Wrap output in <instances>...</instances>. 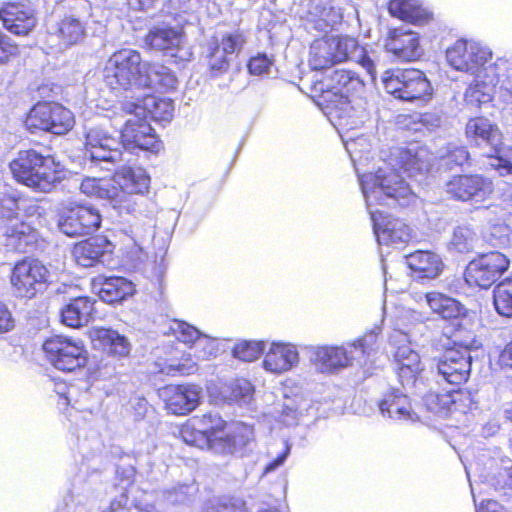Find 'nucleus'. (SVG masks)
Here are the masks:
<instances>
[{
  "label": "nucleus",
  "mask_w": 512,
  "mask_h": 512,
  "mask_svg": "<svg viewBox=\"0 0 512 512\" xmlns=\"http://www.w3.org/2000/svg\"><path fill=\"white\" fill-rule=\"evenodd\" d=\"M360 184L369 208L377 206L407 207L416 195L396 170L381 168L361 175ZM373 231L380 244L391 245L409 242L413 235L410 226L399 218L391 217L378 209H371Z\"/></svg>",
  "instance_id": "nucleus-1"
},
{
  "label": "nucleus",
  "mask_w": 512,
  "mask_h": 512,
  "mask_svg": "<svg viewBox=\"0 0 512 512\" xmlns=\"http://www.w3.org/2000/svg\"><path fill=\"white\" fill-rule=\"evenodd\" d=\"M306 77L316 105L329 121L341 130L353 128L352 103L365 94L360 77L337 66H310Z\"/></svg>",
  "instance_id": "nucleus-2"
},
{
  "label": "nucleus",
  "mask_w": 512,
  "mask_h": 512,
  "mask_svg": "<svg viewBox=\"0 0 512 512\" xmlns=\"http://www.w3.org/2000/svg\"><path fill=\"white\" fill-rule=\"evenodd\" d=\"M150 188V176L140 166H124L108 177H86L80 183V190L90 196L108 200L115 209L133 212V195H144Z\"/></svg>",
  "instance_id": "nucleus-3"
},
{
  "label": "nucleus",
  "mask_w": 512,
  "mask_h": 512,
  "mask_svg": "<svg viewBox=\"0 0 512 512\" xmlns=\"http://www.w3.org/2000/svg\"><path fill=\"white\" fill-rule=\"evenodd\" d=\"M13 180L38 193H50L63 179V169L51 154L21 149L8 164Z\"/></svg>",
  "instance_id": "nucleus-4"
},
{
  "label": "nucleus",
  "mask_w": 512,
  "mask_h": 512,
  "mask_svg": "<svg viewBox=\"0 0 512 512\" xmlns=\"http://www.w3.org/2000/svg\"><path fill=\"white\" fill-rule=\"evenodd\" d=\"M103 81L118 93L143 89L168 92L176 89L178 83L168 66H105Z\"/></svg>",
  "instance_id": "nucleus-5"
},
{
  "label": "nucleus",
  "mask_w": 512,
  "mask_h": 512,
  "mask_svg": "<svg viewBox=\"0 0 512 512\" xmlns=\"http://www.w3.org/2000/svg\"><path fill=\"white\" fill-rule=\"evenodd\" d=\"M425 298L432 314L446 323V333L451 342L460 347L473 346L475 333L468 327L466 307L457 299L436 291L427 292Z\"/></svg>",
  "instance_id": "nucleus-6"
},
{
  "label": "nucleus",
  "mask_w": 512,
  "mask_h": 512,
  "mask_svg": "<svg viewBox=\"0 0 512 512\" xmlns=\"http://www.w3.org/2000/svg\"><path fill=\"white\" fill-rule=\"evenodd\" d=\"M311 60L324 64H373L367 49L356 38L348 35H324L310 44Z\"/></svg>",
  "instance_id": "nucleus-7"
},
{
  "label": "nucleus",
  "mask_w": 512,
  "mask_h": 512,
  "mask_svg": "<svg viewBox=\"0 0 512 512\" xmlns=\"http://www.w3.org/2000/svg\"><path fill=\"white\" fill-rule=\"evenodd\" d=\"M44 358L62 373H74L86 367L89 353L84 341L66 334H52L41 346Z\"/></svg>",
  "instance_id": "nucleus-8"
},
{
  "label": "nucleus",
  "mask_w": 512,
  "mask_h": 512,
  "mask_svg": "<svg viewBox=\"0 0 512 512\" xmlns=\"http://www.w3.org/2000/svg\"><path fill=\"white\" fill-rule=\"evenodd\" d=\"M382 84L387 93L402 101L427 102L433 96L430 81L421 70L414 67L388 68L382 76Z\"/></svg>",
  "instance_id": "nucleus-9"
},
{
  "label": "nucleus",
  "mask_w": 512,
  "mask_h": 512,
  "mask_svg": "<svg viewBox=\"0 0 512 512\" xmlns=\"http://www.w3.org/2000/svg\"><path fill=\"white\" fill-rule=\"evenodd\" d=\"M49 277L50 272L41 260L24 256L10 269V289L17 299L32 300L48 288Z\"/></svg>",
  "instance_id": "nucleus-10"
},
{
  "label": "nucleus",
  "mask_w": 512,
  "mask_h": 512,
  "mask_svg": "<svg viewBox=\"0 0 512 512\" xmlns=\"http://www.w3.org/2000/svg\"><path fill=\"white\" fill-rule=\"evenodd\" d=\"M24 124L31 133L67 134L75 125L74 114L60 103L38 101L25 116Z\"/></svg>",
  "instance_id": "nucleus-11"
},
{
  "label": "nucleus",
  "mask_w": 512,
  "mask_h": 512,
  "mask_svg": "<svg viewBox=\"0 0 512 512\" xmlns=\"http://www.w3.org/2000/svg\"><path fill=\"white\" fill-rule=\"evenodd\" d=\"M377 335L373 332L364 334L347 346L323 345L314 350V363L323 373H334L352 365L355 356L353 350L360 355L369 354L376 343Z\"/></svg>",
  "instance_id": "nucleus-12"
},
{
  "label": "nucleus",
  "mask_w": 512,
  "mask_h": 512,
  "mask_svg": "<svg viewBox=\"0 0 512 512\" xmlns=\"http://www.w3.org/2000/svg\"><path fill=\"white\" fill-rule=\"evenodd\" d=\"M444 189L450 200L477 207H486L484 204L495 193L493 180L479 173L454 174L445 182Z\"/></svg>",
  "instance_id": "nucleus-13"
},
{
  "label": "nucleus",
  "mask_w": 512,
  "mask_h": 512,
  "mask_svg": "<svg viewBox=\"0 0 512 512\" xmlns=\"http://www.w3.org/2000/svg\"><path fill=\"white\" fill-rule=\"evenodd\" d=\"M509 257L499 251L478 254L469 262L464 276L470 287L489 289L510 268Z\"/></svg>",
  "instance_id": "nucleus-14"
},
{
  "label": "nucleus",
  "mask_w": 512,
  "mask_h": 512,
  "mask_svg": "<svg viewBox=\"0 0 512 512\" xmlns=\"http://www.w3.org/2000/svg\"><path fill=\"white\" fill-rule=\"evenodd\" d=\"M59 229L70 237L97 231L102 223L100 212L93 206L71 201L63 203L57 211Z\"/></svg>",
  "instance_id": "nucleus-15"
},
{
  "label": "nucleus",
  "mask_w": 512,
  "mask_h": 512,
  "mask_svg": "<svg viewBox=\"0 0 512 512\" xmlns=\"http://www.w3.org/2000/svg\"><path fill=\"white\" fill-rule=\"evenodd\" d=\"M133 116L125 120L120 128V144L129 152L158 154L163 149L159 135L145 117Z\"/></svg>",
  "instance_id": "nucleus-16"
},
{
  "label": "nucleus",
  "mask_w": 512,
  "mask_h": 512,
  "mask_svg": "<svg viewBox=\"0 0 512 512\" xmlns=\"http://www.w3.org/2000/svg\"><path fill=\"white\" fill-rule=\"evenodd\" d=\"M157 395L167 414L187 416L201 404V387L192 382L169 383L157 390Z\"/></svg>",
  "instance_id": "nucleus-17"
},
{
  "label": "nucleus",
  "mask_w": 512,
  "mask_h": 512,
  "mask_svg": "<svg viewBox=\"0 0 512 512\" xmlns=\"http://www.w3.org/2000/svg\"><path fill=\"white\" fill-rule=\"evenodd\" d=\"M477 348L476 341L471 347H460L454 345L447 348L438 357L436 367L438 373L450 384L460 385L465 383L470 376L472 357L470 351Z\"/></svg>",
  "instance_id": "nucleus-18"
},
{
  "label": "nucleus",
  "mask_w": 512,
  "mask_h": 512,
  "mask_svg": "<svg viewBox=\"0 0 512 512\" xmlns=\"http://www.w3.org/2000/svg\"><path fill=\"white\" fill-rule=\"evenodd\" d=\"M464 134L470 144L478 148H488L492 153L501 152L504 146V134L499 125L483 115L470 117L464 128Z\"/></svg>",
  "instance_id": "nucleus-19"
},
{
  "label": "nucleus",
  "mask_w": 512,
  "mask_h": 512,
  "mask_svg": "<svg viewBox=\"0 0 512 512\" xmlns=\"http://www.w3.org/2000/svg\"><path fill=\"white\" fill-rule=\"evenodd\" d=\"M121 110L127 115H142L155 122H170L173 118L174 103L170 98L146 94L135 101L124 100Z\"/></svg>",
  "instance_id": "nucleus-20"
},
{
  "label": "nucleus",
  "mask_w": 512,
  "mask_h": 512,
  "mask_svg": "<svg viewBox=\"0 0 512 512\" xmlns=\"http://www.w3.org/2000/svg\"><path fill=\"white\" fill-rule=\"evenodd\" d=\"M182 40V31L172 26H154L144 36V45L150 51L160 52L163 55H171L177 59L174 64H180L187 59L181 57L179 52Z\"/></svg>",
  "instance_id": "nucleus-21"
},
{
  "label": "nucleus",
  "mask_w": 512,
  "mask_h": 512,
  "mask_svg": "<svg viewBox=\"0 0 512 512\" xmlns=\"http://www.w3.org/2000/svg\"><path fill=\"white\" fill-rule=\"evenodd\" d=\"M385 47L406 62L419 61L422 55L419 36L412 30L391 28L387 34Z\"/></svg>",
  "instance_id": "nucleus-22"
},
{
  "label": "nucleus",
  "mask_w": 512,
  "mask_h": 512,
  "mask_svg": "<svg viewBox=\"0 0 512 512\" xmlns=\"http://www.w3.org/2000/svg\"><path fill=\"white\" fill-rule=\"evenodd\" d=\"M405 263L410 275L418 280L435 279L444 269L441 257L430 250H417L405 255Z\"/></svg>",
  "instance_id": "nucleus-23"
},
{
  "label": "nucleus",
  "mask_w": 512,
  "mask_h": 512,
  "mask_svg": "<svg viewBox=\"0 0 512 512\" xmlns=\"http://www.w3.org/2000/svg\"><path fill=\"white\" fill-rule=\"evenodd\" d=\"M0 20L5 29L15 35H27L36 24L34 13L16 2L4 3L0 8Z\"/></svg>",
  "instance_id": "nucleus-24"
},
{
  "label": "nucleus",
  "mask_w": 512,
  "mask_h": 512,
  "mask_svg": "<svg viewBox=\"0 0 512 512\" xmlns=\"http://www.w3.org/2000/svg\"><path fill=\"white\" fill-rule=\"evenodd\" d=\"M386 8L391 17L416 26L426 25L434 18L421 0H388Z\"/></svg>",
  "instance_id": "nucleus-25"
},
{
  "label": "nucleus",
  "mask_w": 512,
  "mask_h": 512,
  "mask_svg": "<svg viewBox=\"0 0 512 512\" xmlns=\"http://www.w3.org/2000/svg\"><path fill=\"white\" fill-rule=\"evenodd\" d=\"M95 300L88 296L71 299L60 312L62 324L72 329H79L94 320Z\"/></svg>",
  "instance_id": "nucleus-26"
},
{
  "label": "nucleus",
  "mask_w": 512,
  "mask_h": 512,
  "mask_svg": "<svg viewBox=\"0 0 512 512\" xmlns=\"http://www.w3.org/2000/svg\"><path fill=\"white\" fill-rule=\"evenodd\" d=\"M111 242L102 236H94L73 245L72 256L82 267H93L107 252H111Z\"/></svg>",
  "instance_id": "nucleus-27"
},
{
  "label": "nucleus",
  "mask_w": 512,
  "mask_h": 512,
  "mask_svg": "<svg viewBox=\"0 0 512 512\" xmlns=\"http://www.w3.org/2000/svg\"><path fill=\"white\" fill-rule=\"evenodd\" d=\"M88 335L92 343L108 356L123 358L129 355L130 344L128 340L116 330L94 327L88 332Z\"/></svg>",
  "instance_id": "nucleus-28"
},
{
  "label": "nucleus",
  "mask_w": 512,
  "mask_h": 512,
  "mask_svg": "<svg viewBox=\"0 0 512 512\" xmlns=\"http://www.w3.org/2000/svg\"><path fill=\"white\" fill-rule=\"evenodd\" d=\"M298 361L299 354L295 346L273 343L264 357L263 368L273 374H282L289 371Z\"/></svg>",
  "instance_id": "nucleus-29"
},
{
  "label": "nucleus",
  "mask_w": 512,
  "mask_h": 512,
  "mask_svg": "<svg viewBox=\"0 0 512 512\" xmlns=\"http://www.w3.org/2000/svg\"><path fill=\"white\" fill-rule=\"evenodd\" d=\"M475 79L465 91V101L477 107L492 101L495 77L488 73L486 66H475Z\"/></svg>",
  "instance_id": "nucleus-30"
},
{
  "label": "nucleus",
  "mask_w": 512,
  "mask_h": 512,
  "mask_svg": "<svg viewBox=\"0 0 512 512\" xmlns=\"http://www.w3.org/2000/svg\"><path fill=\"white\" fill-rule=\"evenodd\" d=\"M378 407L382 415L396 420H409L415 416L409 397L396 389L387 391Z\"/></svg>",
  "instance_id": "nucleus-31"
},
{
  "label": "nucleus",
  "mask_w": 512,
  "mask_h": 512,
  "mask_svg": "<svg viewBox=\"0 0 512 512\" xmlns=\"http://www.w3.org/2000/svg\"><path fill=\"white\" fill-rule=\"evenodd\" d=\"M397 375L402 385H414L420 377L423 366L420 355L411 348L399 347L395 352Z\"/></svg>",
  "instance_id": "nucleus-32"
},
{
  "label": "nucleus",
  "mask_w": 512,
  "mask_h": 512,
  "mask_svg": "<svg viewBox=\"0 0 512 512\" xmlns=\"http://www.w3.org/2000/svg\"><path fill=\"white\" fill-rule=\"evenodd\" d=\"M342 20L343 14L341 9L336 7L330 0L319 1L308 11L307 21L319 32L333 28L341 23Z\"/></svg>",
  "instance_id": "nucleus-33"
},
{
  "label": "nucleus",
  "mask_w": 512,
  "mask_h": 512,
  "mask_svg": "<svg viewBox=\"0 0 512 512\" xmlns=\"http://www.w3.org/2000/svg\"><path fill=\"white\" fill-rule=\"evenodd\" d=\"M134 293V284L130 280L119 276L103 279L98 289L99 298L109 304L121 303Z\"/></svg>",
  "instance_id": "nucleus-34"
},
{
  "label": "nucleus",
  "mask_w": 512,
  "mask_h": 512,
  "mask_svg": "<svg viewBox=\"0 0 512 512\" xmlns=\"http://www.w3.org/2000/svg\"><path fill=\"white\" fill-rule=\"evenodd\" d=\"M55 34L64 46L77 44L85 35V21L78 13L65 15L57 23Z\"/></svg>",
  "instance_id": "nucleus-35"
},
{
  "label": "nucleus",
  "mask_w": 512,
  "mask_h": 512,
  "mask_svg": "<svg viewBox=\"0 0 512 512\" xmlns=\"http://www.w3.org/2000/svg\"><path fill=\"white\" fill-rule=\"evenodd\" d=\"M116 141L107 134L96 133L88 136L87 146L93 160L115 163L121 159V152L113 148Z\"/></svg>",
  "instance_id": "nucleus-36"
},
{
  "label": "nucleus",
  "mask_w": 512,
  "mask_h": 512,
  "mask_svg": "<svg viewBox=\"0 0 512 512\" xmlns=\"http://www.w3.org/2000/svg\"><path fill=\"white\" fill-rule=\"evenodd\" d=\"M245 42L241 33L225 34L220 42H215L210 48L209 57L216 64H227L231 56L238 54Z\"/></svg>",
  "instance_id": "nucleus-37"
},
{
  "label": "nucleus",
  "mask_w": 512,
  "mask_h": 512,
  "mask_svg": "<svg viewBox=\"0 0 512 512\" xmlns=\"http://www.w3.org/2000/svg\"><path fill=\"white\" fill-rule=\"evenodd\" d=\"M194 419L197 428L201 431L205 438H207L210 448H213L220 435L226 430L227 422L217 414L210 412L195 415L191 417Z\"/></svg>",
  "instance_id": "nucleus-38"
},
{
  "label": "nucleus",
  "mask_w": 512,
  "mask_h": 512,
  "mask_svg": "<svg viewBox=\"0 0 512 512\" xmlns=\"http://www.w3.org/2000/svg\"><path fill=\"white\" fill-rule=\"evenodd\" d=\"M492 296L496 312L503 317L512 318V275L496 284Z\"/></svg>",
  "instance_id": "nucleus-39"
},
{
  "label": "nucleus",
  "mask_w": 512,
  "mask_h": 512,
  "mask_svg": "<svg viewBox=\"0 0 512 512\" xmlns=\"http://www.w3.org/2000/svg\"><path fill=\"white\" fill-rule=\"evenodd\" d=\"M198 371V364L189 353H183L180 358H171L158 370L169 377H186Z\"/></svg>",
  "instance_id": "nucleus-40"
},
{
  "label": "nucleus",
  "mask_w": 512,
  "mask_h": 512,
  "mask_svg": "<svg viewBox=\"0 0 512 512\" xmlns=\"http://www.w3.org/2000/svg\"><path fill=\"white\" fill-rule=\"evenodd\" d=\"M251 435V429L247 426L241 425L225 435H220L217 444H219L225 452L232 454L245 448L252 439Z\"/></svg>",
  "instance_id": "nucleus-41"
},
{
  "label": "nucleus",
  "mask_w": 512,
  "mask_h": 512,
  "mask_svg": "<svg viewBox=\"0 0 512 512\" xmlns=\"http://www.w3.org/2000/svg\"><path fill=\"white\" fill-rule=\"evenodd\" d=\"M170 330L178 341L188 347H192L197 342H204L205 346L213 345L212 341L205 337L197 328L184 321L174 320Z\"/></svg>",
  "instance_id": "nucleus-42"
},
{
  "label": "nucleus",
  "mask_w": 512,
  "mask_h": 512,
  "mask_svg": "<svg viewBox=\"0 0 512 512\" xmlns=\"http://www.w3.org/2000/svg\"><path fill=\"white\" fill-rule=\"evenodd\" d=\"M179 437L186 444L199 448L207 447L210 448V444L207 438L201 433L194 419L189 418L179 428Z\"/></svg>",
  "instance_id": "nucleus-43"
},
{
  "label": "nucleus",
  "mask_w": 512,
  "mask_h": 512,
  "mask_svg": "<svg viewBox=\"0 0 512 512\" xmlns=\"http://www.w3.org/2000/svg\"><path fill=\"white\" fill-rule=\"evenodd\" d=\"M451 391H429L424 396V403L428 410L434 413H447L451 409Z\"/></svg>",
  "instance_id": "nucleus-44"
},
{
  "label": "nucleus",
  "mask_w": 512,
  "mask_h": 512,
  "mask_svg": "<svg viewBox=\"0 0 512 512\" xmlns=\"http://www.w3.org/2000/svg\"><path fill=\"white\" fill-rule=\"evenodd\" d=\"M264 348L265 343L263 341H241L235 344L233 355L241 361L252 362L261 356Z\"/></svg>",
  "instance_id": "nucleus-45"
},
{
  "label": "nucleus",
  "mask_w": 512,
  "mask_h": 512,
  "mask_svg": "<svg viewBox=\"0 0 512 512\" xmlns=\"http://www.w3.org/2000/svg\"><path fill=\"white\" fill-rule=\"evenodd\" d=\"M5 236L25 245L32 243L36 238V230L24 221H18L5 226Z\"/></svg>",
  "instance_id": "nucleus-46"
},
{
  "label": "nucleus",
  "mask_w": 512,
  "mask_h": 512,
  "mask_svg": "<svg viewBox=\"0 0 512 512\" xmlns=\"http://www.w3.org/2000/svg\"><path fill=\"white\" fill-rule=\"evenodd\" d=\"M452 403L449 412L466 414L476 407V400L471 391L466 389L452 390Z\"/></svg>",
  "instance_id": "nucleus-47"
},
{
  "label": "nucleus",
  "mask_w": 512,
  "mask_h": 512,
  "mask_svg": "<svg viewBox=\"0 0 512 512\" xmlns=\"http://www.w3.org/2000/svg\"><path fill=\"white\" fill-rule=\"evenodd\" d=\"M466 39H458L447 48L446 58L448 64H469L470 43Z\"/></svg>",
  "instance_id": "nucleus-48"
},
{
  "label": "nucleus",
  "mask_w": 512,
  "mask_h": 512,
  "mask_svg": "<svg viewBox=\"0 0 512 512\" xmlns=\"http://www.w3.org/2000/svg\"><path fill=\"white\" fill-rule=\"evenodd\" d=\"M444 165L448 169L462 167L469 163L470 153L464 146H455L449 149L442 157Z\"/></svg>",
  "instance_id": "nucleus-49"
},
{
  "label": "nucleus",
  "mask_w": 512,
  "mask_h": 512,
  "mask_svg": "<svg viewBox=\"0 0 512 512\" xmlns=\"http://www.w3.org/2000/svg\"><path fill=\"white\" fill-rule=\"evenodd\" d=\"M502 152L503 150L487 155L489 159L495 160V163H491L490 166L500 175L512 174V147H509L505 153Z\"/></svg>",
  "instance_id": "nucleus-50"
},
{
  "label": "nucleus",
  "mask_w": 512,
  "mask_h": 512,
  "mask_svg": "<svg viewBox=\"0 0 512 512\" xmlns=\"http://www.w3.org/2000/svg\"><path fill=\"white\" fill-rule=\"evenodd\" d=\"M492 56V51L487 46L475 41L470 43V64H486L492 60Z\"/></svg>",
  "instance_id": "nucleus-51"
},
{
  "label": "nucleus",
  "mask_w": 512,
  "mask_h": 512,
  "mask_svg": "<svg viewBox=\"0 0 512 512\" xmlns=\"http://www.w3.org/2000/svg\"><path fill=\"white\" fill-rule=\"evenodd\" d=\"M474 237V232L467 226L455 228L452 236V244L459 250H467Z\"/></svg>",
  "instance_id": "nucleus-52"
},
{
  "label": "nucleus",
  "mask_w": 512,
  "mask_h": 512,
  "mask_svg": "<svg viewBox=\"0 0 512 512\" xmlns=\"http://www.w3.org/2000/svg\"><path fill=\"white\" fill-rule=\"evenodd\" d=\"M112 64H140L141 56L136 50L130 48H122L116 51L110 58Z\"/></svg>",
  "instance_id": "nucleus-53"
},
{
  "label": "nucleus",
  "mask_w": 512,
  "mask_h": 512,
  "mask_svg": "<svg viewBox=\"0 0 512 512\" xmlns=\"http://www.w3.org/2000/svg\"><path fill=\"white\" fill-rule=\"evenodd\" d=\"M19 54V48L0 31V63L9 61Z\"/></svg>",
  "instance_id": "nucleus-54"
},
{
  "label": "nucleus",
  "mask_w": 512,
  "mask_h": 512,
  "mask_svg": "<svg viewBox=\"0 0 512 512\" xmlns=\"http://www.w3.org/2000/svg\"><path fill=\"white\" fill-rule=\"evenodd\" d=\"M191 0H164L163 8L166 12L177 18L188 12Z\"/></svg>",
  "instance_id": "nucleus-55"
},
{
  "label": "nucleus",
  "mask_w": 512,
  "mask_h": 512,
  "mask_svg": "<svg viewBox=\"0 0 512 512\" xmlns=\"http://www.w3.org/2000/svg\"><path fill=\"white\" fill-rule=\"evenodd\" d=\"M14 327V319L8 307L0 301V334L9 332Z\"/></svg>",
  "instance_id": "nucleus-56"
},
{
  "label": "nucleus",
  "mask_w": 512,
  "mask_h": 512,
  "mask_svg": "<svg viewBox=\"0 0 512 512\" xmlns=\"http://www.w3.org/2000/svg\"><path fill=\"white\" fill-rule=\"evenodd\" d=\"M497 364L501 368H512V339L500 351Z\"/></svg>",
  "instance_id": "nucleus-57"
},
{
  "label": "nucleus",
  "mask_w": 512,
  "mask_h": 512,
  "mask_svg": "<svg viewBox=\"0 0 512 512\" xmlns=\"http://www.w3.org/2000/svg\"><path fill=\"white\" fill-rule=\"evenodd\" d=\"M289 453L290 449L289 447H286L275 459H273L264 467V474H268L281 466L287 459Z\"/></svg>",
  "instance_id": "nucleus-58"
},
{
  "label": "nucleus",
  "mask_w": 512,
  "mask_h": 512,
  "mask_svg": "<svg viewBox=\"0 0 512 512\" xmlns=\"http://www.w3.org/2000/svg\"><path fill=\"white\" fill-rule=\"evenodd\" d=\"M477 512H507V510L495 500H484L480 503Z\"/></svg>",
  "instance_id": "nucleus-59"
},
{
  "label": "nucleus",
  "mask_w": 512,
  "mask_h": 512,
  "mask_svg": "<svg viewBox=\"0 0 512 512\" xmlns=\"http://www.w3.org/2000/svg\"><path fill=\"white\" fill-rule=\"evenodd\" d=\"M44 214V209L38 204L37 201L32 202L24 208V215L26 217L40 218Z\"/></svg>",
  "instance_id": "nucleus-60"
},
{
  "label": "nucleus",
  "mask_w": 512,
  "mask_h": 512,
  "mask_svg": "<svg viewBox=\"0 0 512 512\" xmlns=\"http://www.w3.org/2000/svg\"><path fill=\"white\" fill-rule=\"evenodd\" d=\"M138 10H146L154 6L157 0H128Z\"/></svg>",
  "instance_id": "nucleus-61"
},
{
  "label": "nucleus",
  "mask_w": 512,
  "mask_h": 512,
  "mask_svg": "<svg viewBox=\"0 0 512 512\" xmlns=\"http://www.w3.org/2000/svg\"><path fill=\"white\" fill-rule=\"evenodd\" d=\"M256 61H259L261 62L260 64H265V65H268V64H272L274 59L267 56L265 53H261V54H258L257 56L255 57H252L250 60H249V63L248 64H254V62Z\"/></svg>",
  "instance_id": "nucleus-62"
},
{
  "label": "nucleus",
  "mask_w": 512,
  "mask_h": 512,
  "mask_svg": "<svg viewBox=\"0 0 512 512\" xmlns=\"http://www.w3.org/2000/svg\"><path fill=\"white\" fill-rule=\"evenodd\" d=\"M250 74H266L269 71V66H247Z\"/></svg>",
  "instance_id": "nucleus-63"
},
{
  "label": "nucleus",
  "mask_w": 512,
  "mask_h": 512,
  "mask_svg": "<svg viewBox=\"0 0 512 512\" xmlns=\"http://www.w3.org/2000/svg\"><path fill=\"white\" fill-rule=\"evenodd\" d=\"M252 392H253V389H252L251 387H248V388L246 389V393H245V394H243L242 396H243V397L247 396L248 398H251V396H252Z\"/></svg>",
  "instance_id": "nucleus-64"
}]
</instances>
